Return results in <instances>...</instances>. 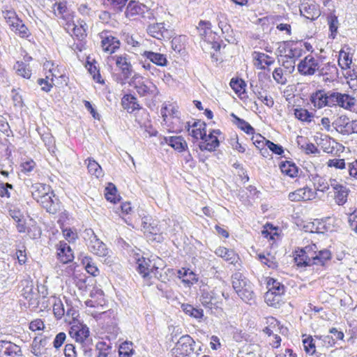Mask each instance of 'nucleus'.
I'll list each match as a JSON object with an SVG mask.
<instances>
[{"label":"nucleus","mask_w":357,"mask_h":357,"mask_svg":"<svg viewBox=\"0 0 357 357\" xmlns=\"http://www.w3.org/2000/svg\"><path fill=\"white\" fill-rule=\"evenodd\" d=\"M116 188L112 183H109L108 186L105 188V198L111 202H116Z\"/></svg>","instance_id":"nucleus-55"},{"label":"nucleus","mask_w":357,"mask_h":357,"mask_svg":"<svg viewBox=\"0 0 357 357\" xmlns=\"http://www.w3.org/2000/svg\"><path fill=\"white\" fill-rule=\"evenodd\" d=\"M289 199L292 202H300L308 200L309 196L305 195L304 188H299L294 192H291L288 195Z\"/></svg>","instance_id":"nucleus-43"},{"label":"nucleus","mask_w":357,"mask_h":357,"mask_svg":"<svg viewBox=\"0 0 357 357\" xmlns=\"http://www.w3.org/2000/svg\"><path fill=\"white\" fill-rule=\"evenodd\" d=\"M22 351L20 347L10 342L0 341V357H20Z\"/></svg>","instance_id":"nucleus-11"},{"label":"nucleus","mask_w":357,"mask_h":357,"mask_svg":"<svg viewBox=\"0 0 357 357\" xmlns=\"http://www.w3.org/2000/svg\"><path fill=\"white\" fill-rule=\"evenodd\" d=\"M352 63V57L349 53L341 50L339 53L338 65L342 69L349 68Z\"/></svg>","instance_id":"nucleus-37"},{"label":"nucleus","mask_w":357,"mask_h":357,"mask_svg":"<svg viewBox=\"0 0 357 357\" xmlns=\"http://www.w3.org/2000/svg\"><path fill=\"white\" fill-rule=\"evenodd\" d=\"M253 59L256 61L255 65L257 66V68H259L261 70L265 69V66H263V63L269 66L273 64V63L275 62V60L273 57L264 53L259 52H255L253 53Z\"/></svg>","instance_id":"nucleus-25"},{"label":"nucleus","mask_w":357,"mask_h":357,"mask_svg":"<svg viewBox=\"0 0 357 357\" xmlns=\"http://www.w3.org/2000/svg\"><path fill=\"white\" fill-rule=\"evenodd\" d=\"M238 296L245 303H248L252 301L255 298V294L252 290V284L247 285L244 289H241L236 292Z\"/></svg>","instance_id":"nucleus-36"},{"label":"nucleus","mask_w":357,"mask_h":357,"mask_svg":"<svg viewBox=\"0 0 357 357\" xmlns=\"http://www.w3.org/2000/svg\"><path fill=\"white\" fill-rule=\"evenodd\" d=\"M232 280V287L236 292H238L241 289H244L247 287V285L250 284L251 283L248 280H247L241 273L236 272L231 276Z\"/></svg>","instance_id":"nucleus-28"},{"label":"nucleus","mask_w":357,"mask_h":357,"mask_svg":"<svg viewBox=\"0 0 357 357\" xmlns=\"http://www.w3.org/2000/svg\"><path fill=\"white\" fill-rule=\"evenodd\" d=\"M82 264L88 273L93 276H96L99 273V270L91 258L84 257L82 259Z\"/></svg>","instance_id":"nucleus-42"},{"label":"nucleus","mask_w":357,"mask_h":357,"mask_svg":"<svg viewBox=\"0 0 357 357\" xmlns=\"http://www.w3.org/2000/svg\"><path fill=\"white\" fill-rule=\"evenodd\" d=\"M137 264V270L139 273L145 280L149 279L151 278V273H152L153 272V269L155 268V265H151V261L145 258L139 259Z\"/></svg>","instance_id":"nucleus-18"},{"label":"nucleus","mask_w":357,"mask_h":357,"mask_svg":"<svg viewBox=\"0 0 357 357\" xmlns=\"http://www.w3.org/2000/svg\"><path fill=\"white\" fill-rule=\"evenodd\" d=\"M190 124L188 123V131L189 132V135H190L192 137H194L196 139H204L205 137H206V130L203 128H192L190 130Z\"/></svg>","instance_id":"nucleus-53"},{"label":"nucleus","mask_w":357,"mask_h":357,"mask_svg":"<svg viewBox=\"0 0 357 357\" xmlns=\"http://www.w3.org/2000/svg\"><path fill=\"white\" fill-rule=\"evenodd\" d=\"M3 17L8 24L13 28L15 24L20 22V19L13 10H6L3 12Z\"/></svg>","instance_id":"nucleus-48"},{"label":"nucleus","mask_w":357,"mask_h":357,"mask_svg":"<svg viewBox=\"0 0 357 357\" xmlns=\"http://www.w3.org/2000/svg\"><path fill=\"white\" fill-rule=\"evenodd\" d=\"M149 10L146 6L139 1H131L127 6L126 15L128 18H135L136 16L145 17V13Z\"/></svg>","instance_id":"nucleus-12"},{"label":"nucleus","mask_w":357,"mask_h":357,"mask_svg":"<svg viewBox=\"0 0 357 357\" xmlns=\"http://www.w3.org/2000/svg\"><path fill=\"white\" fill-rule=\"evenodd\" d=\"M194 340L190 335H183L176 342L175 348L174 349H176V351L179 352L181 354H187L189 349H192L191 346Z\"/></svg>","instance_id":"nucleus-22"},{"label":"nucleus","mask_w":357,"mask_h":357,"mask_svg":"<svg viewBox=\"0 0 357 357\" xmlns=\"http://www.w3.org/2000/svg\"><path fill=\"white\" fill-rule=\"evenodd\" d=\"M164 139L165 143L179 152L185 151L188 147L185 140L181 136L165 137Z\"/></svg>","instance_id":"nucleus-26"},{"label":"nucleus","mask_w":357,"mask_h":357,"mask_svg":"<svg viewBox=\"0 0 357 357\" xmlns=\"http://www.w3.org/2000/svg\"><path fill=\"white\" fill-rule=\"evenodd\" d=\"M178 276L183 282L188 284H193L198 281L197 275L190 269L182 268L178 270Z\"/></svg>","instance_id":"nucleus-30"},{"label":"nucleus","mask_w":357,"mask_h":357,"mask_svg":"<svg viewBox=\"0 0 357 357\" xmlns=\"http://www.w3.org/2000/svg\"><path fill=\"white\" fill-rule=\"evenodd\" d=\"M147 33L151 36L158 40L168 39L171 37L172 31L165 27L164 23H154L147 27Z\"/></svg>","instance_id":"nucleus-10"},{"label":"nucleus","mask_w":357,"mask_h":357,"mask_svg":"<svg viewBox=\"0 0 357 357\" xmlns=\"http://www.w3.org/2000/svg\"><path fill=\"white\" fill-rule=\"evenodd\" d=\"M47 342L48 337H36L31 344V352L36 356H41L44 353Z\"/></svg>","instance_id":"nucleus-24"},{"label":"nucleus","mask_w":357,"mask_h":357,"mask_svg":"<svg viewBox=\"0 0 357 357\" xmlns=\"http://www.w3.org/2000/svg\"><path fill=\"white\" fill-rule=\"evenodd\" d=\"M317 249L315 244H312L301 249L294 257L298 266H307L314 264V250Z\"/></svg>","instance_id":"nucleus-2"},{"label":"nucleus","mask_w":357,"mask_h":357,"mask_svg":"<svg viewBox=\"0 0 357 357\" xmlns=\"http://www.w3.org/2000/svg\"><path fill=\"white\" fill-rule=\"evenodd\" d=\"M20 287L22 288L21 295L26 300L31 301L34 296L33 281L29 278L22 280L20 282Z\"/></svg>","instance_id":"nucleus-27"},{"label":"nucleus","mask_w":357,"mask_h":357,"mask_svg":"<svg viewBox=\"0 0 357 357\" xmlns=\"http://www.w3.org/2000/svg\"><path fill=\"white\" fill-rule=\"evenodd\" d=\"M181 308L186 314L198 320H200L204 316V311L202 309L195 308L191 305L183 304L181 305Z\"/></svg>","instance_id":"nucleus-34"},{"label":"nucleus","mask_w":357,"mask_h":357,"mask_svg":"<svg viewBox=\"0 0 357 357\" xmlns=\"http://www.w3.org/2000/svg\"><path fill=\"white\" fill-rule=\"evenodd\" d=\"M100 37L101 38V47L103 52L111 54L119 49L120 40L109 32H102L100 34Z\"/></svg>","instance_id":"nucleus-6"},{"label":"nucleus","mask_w":357,"mask_h":357,"mask_svg":"<svg viewBox=\"0 0 357 357\" xmlns=\"http://www.w3.org/2000/svg\"><path fill=\"white\" fill-rule=\"evenodd\" d=\"M137 93L142 97L154 98L159 91L157 86L149 81H137L134 83Z\"/></svg>","instance_id":"nucleus-7"},{"label":"nucleus","mask_w":357,"mask_h":357,"mask_svg":"<svg viewBox=\"0 0 357 357\" xmlns=\"http://www.w3.org/2000/svg\"><path fill=\"white\" fill-rule=\"evenodd\" d=\"M220 145L219 140L217 136L213 135V133L206 135V137L202 139V142L199 144V147L202 151H208L210 152L214 151Z\"/></svg>","instance_id":"nucleus-20"},{"label":"nucleus","mask_w":357,"mask_h":357,"mask_svg":"<svg viewBox=\"0 0 357 357\" xmlns=\"http://www.w3.org/2000/svg\"><path fill=\"white\" fill-rule=\"evenodd\" d=\"M273 77L274 80L280 84H284L287 79L283 75V70L281 68H277L273 72Z\"/></svg>","instance_id":"nucleus-59"},{"label":"nucleus","mask_w":357,"mask_h":357,"mask_svg":"<svg viewBox=\"0 0 357 357\" xmlns=\"http://www.w3.org/2000/svg\"><path fill=\"white\" fill-rule=\"evenodd\" d=\"M18 75L29 79L31 76V70L23 62H17L15 66Z\"/></svg>","instance_id":"nucleus-50"},{"label":"nucleus","mask_w":357,"mask_h":357,"mask_svg":"<svg viewBox=\"0 0 357 357\" xmlns=\"http://www.w3.org/2000/svg\"><path fill=\"white\" fill-rule=\"evenodd\" d=\"M12 30L18 33L22 38L28 37L29 33L27 27L22 23V20H20V22L15 24Z\"/></svg>","instance_id":"nucleus-56"},{"label":"nucleus","mask_w":357,"mask_h":357,"mask_svg":"<svg viewBox=\"0 0 357 357\" xmlns=\"http://www.w3.org/2000/svg\"><path fill=\"white\" fill-rule=\"evenodd\" d=\"M330 100L331 107L339 105L345 109H350L354 105V98L345 93L332 92V98Z\"/></svg>","instance_id":"nucleus-13"},{"label":"nucleus","mask_w":357,"mask_h":357,"mask_svg":"<svg viewBox=\"0 0 357 357\" xmlns=\"http://www.w3.org/2000/svg\"><path fill=\"white\" fill-rule=\"evenodd\" d=\"M89 248L91 252L99 257H105L108 254V249L105 244L100 241L95 235L90 239Z\"/></svg>","instance_id":"nucleus-17"},{"label":"nucleus","mask_w":357,"mask_h":357,"mask_svg":"<svg viewBox=\"0 0 357 357\" xmlns=\"http://www.w3.org/2000/svg\"><path fill=\"white\" fill-rule=\"evenodd\" d=\"M304 350L308 354L312 355L316 351L315 344L312 337L309 336L303 340Z\"/></svg>","instance_id":"nucleus-52"},{"label":"nucleus","mask_w":357,"mask_h":357,"mask_svg":"<svg viewBox=\"0 0 357 357\" xmlns=\"http://www.w3.org/2000/svg\"><path fill=\"white\" fill-rule=\"evenodd\" d=\"M53 312L56 319H61L65 313L63 304L60 299H55L53 305Z\"/></svg>","instance_id":"nucleus-54"},{"label":"nucleus","mask_w":357,"mask_h":357,"mask_svg":"<svg viewBox=\"0 0 357 357\" xmlns=\"http://www.w3.org/2000/svg\"><path fill=\"white\" fill-rule=\"evenodd\" d=\"M216 255L223 258L225 261L231 264H235L239 260L238 255L232 250L227 249L224 247H219L215 251Z\"/></svg>","instance_id":"nucleus-21"},{"label":"nucleus","mask_w":357,"mask_h":357,"mask_svg":"<svg viewBox=\"0 0 357 357\" xmlns=\"http://www.w3.org/2000/svg\"><path fill=\"white\" fill-rule=\"evenodd\" d=\"M294 115L298 120L306 122H310L313 116L310 112L303 108L295 109Z\"/></svg>","instance_id":"nucleus-46"},{"label":"nucleus","mask_w":357,"mask_h":357,"mask_svg":"<svg viewBox=\"0 0 357 357\" xmlns=\"http://www.w3.org/2000/svg\"><path fill=\"white\" fill-rule=\"evenodd\" d=\"M299 10L302 16L310 20L317 19L321 15L319 6L314 2H302L299 6Z\"/></svg>","instance_id":"nucleus-9"},{"label":"nucleus","mask_w":357,"mask_h":357,"mask_svg":"<svg viewBox=\"0 0 357 357\" xmlns=\"http://www.w3.org/2000/svg\"><path fill=\"white\" fill-rule=\"evenodd\" d=\"M331 98H332L331 91L317 90L311 94L310 100L315 108L321 109L326 106L331 107Z\"/></svg>","instance_id":"nucleus-5"},{"label":"nucleus","mask_w":357,"mask_h":357,"mask_svg":"<svg viewBox=\"0 0 357 357\" xmlns=\"http://www.w3.org/2000/svg\"><path fill=\"white\" fill-rule=\"evenodd\" d=\"M298 71L305 76L313 75L319 70V63L312 55L306 56L297 66Z\"/></svg>","instance_id":"nucleus-4"},{"label":"nucleus","mask_w":357,"mask_h":357,"mask_svg":"<svg viewBox=\"0 0 357 357\" xmlns=\"http://www.w3.org/2000/svg\"><path fill=\"white\" fill-rule=\"evenodd\" d=\"M326 165L329 167H334L337 169H343L346 168V163L344 159L334 158L328 160Z\"/></svg>","instance_id":"nucleus-57"},{"label":"nucleus","mask_w":357,"mask_h":357,"mask_svg":"<svg viewBox=\"0 0 357 357\" xmlns=\"http://www.w3.org/2000/svg\"><path fill=\"white\" fill-rule=\"evenodd\" d=\"M31 192L34 199L39 201L51 192L50 185L43 183H35L31 187Z\"/></svg>","instance_id":"nucleus-23"},{"label":"nucleus","mask_w":357,"mask_h":357,"mask_svg":"<svg viewBox=\"0 0 357 357\" xmlns=\"http://www.w3.org/2000/svg\"><path fill=\"white\" fill-rule=\"evenodd\" d=\"M348 222L351 229L357 234V211L349 215Z\"/></svg>","instance_id":"nucleus-64"},{"label":"nucleus","mask_w":357,"mask_h":357,"mask_svg":"<svg viewBox=\"0 0 357 357\" xmlns=\"http://www.w3.org/2000/svg\"><path fill=\"white\" fill-rule=\"evenodd\" d=\"M89 329L86 326H81V327L75 332V339L77 342H83L89 336Z\"/></svg>","instance_id":"nucleus-51"},{"label":"nucleus","mask_w":357,"mask_h":357,"mask_svg":"<svg viewBox=\"0 0 357 357\" xmlns=\"http://www.w3.org/2000/svg\"><path fill=\"white\" fill-rule=\"evenodd\" d=\"M281 172L289 177L294 178L297 176L298 168L296 165L290 161H284L280 165Z\"/></svg>","instance_id":"nucleus-32"},{"label":"nucleus","mask_w":357,"mask_h":357,"mask_svg":"<svg viewBox=\"0 0 357 357\" xmlns=\"http://www.w3.org/2000/svg\"><path fill=\"white\" fill-rule=\"evenodd\" d=\"M232 116H234L236 119V124L240 129L248 135H252L255 132V129L250 126L249 123L242 119L238 118L234 114H232Z\"/></svg>","instance_id":"nucleus-44"},{"label":"nucleus","mask_w":357,"mask_h":357,"mask_svg":"<svg viewBox=\"0 0 357 357\" xmlns=\"http://www.w3.org/2000/svg\"><path fill=\"white\" fill-rule=\"evenodd\" d=\"M230 86L236 93H241L245 91L246 84L242 79H232L230 82Z\"/></svg>","instance_id":"nucleus-58"},{"label":"nucleus","mask_w":357,"mask_h":357,"mask_svg":"<svg viewBox=\"0 0 357 357\" xmlns=\"http://www.w3.org/2000/svg\"><path fill=\"white\" fill-rule=\"evenodd\" d=\"M87 169L91 174L94 175L97 178L101 177L103 175L100 165L93 159H88Z\"/></svg>","instance_id":"nucleus-38"},{"label":"nucleus","mask_w":357,"mask_h":357,"mask_svg":"<svg viewBox=\"0 0 357 357\" xmlns=\"http://www.w3.org/2000/svg\"><path fill=\"white\" fill-rule=\"evenodd\" d=\"M348 121L349 118L346 116H341L333 123V125L338 132L344 135V129H346Z\"/></svg>","instance_id":"nucleus-49"},{"label":"nucleus","mask_w":357,"mask_h":357,"mask_svg":"<svg viewBox=\"0 0 357 357\" xmlns=\"http://www.w3.org/2000/svg\"><path fill=\"white\" fill-rule=\"evenodd\" d=\"M112 59L115 60L116 67L124 77H130L132 76L133 72L132 66L126 54L116 55L112 57Z\"/></svg>","instance_id":"nucleus-14"},{"label":"nucleus","mask_w":357,"mask_h":357,"mask_svg":"<svg viewBox=\"0 0 357 357\" xmlns=\"http://www.w3.org/2000/svg\"><path fill=\"white\" fill-rule=\"evenodd\" d=\"M134 354L132 343L129 342H124L119 349V357H131Z\"/></svg>","instance_id":"nucleus-41"},{"label":"nucleus","mask_w":357,"mask_h":357,"mask_svg":"<svg viewBox=\"0 0 357 357\" xmlns=\"http://www.w3.org/2000/svg\"><path fill=\"white\" fill-rule=\"evenodd\" d=\"M63 234L64 238L70 243L75 241L77 238V234L70 228L63 229Z\"/></svg>","instance_id":"nucleus-63"},{"label":"nucleus","mask_w":357,"mask_h":357,"mask_svg":"<svg viewBox=\"0 0 357 357\" xmlns=\"http://www.w3.org/2000/svg\"><path fill=\"white\" fill-rule=\"evenodd\" d=\"M66 340V334L63 332L59 333L53 341V347L56 349H59Z\"/></svg>","instance_id":"nucleus-60"},{"label":"nucleus","mask_w":357,"mask_h":357,"mask_svg":"<svg viewBox=\"0 0 357 357\" xmlns=\"http://www.w3.org/2000/svg\"><path fill=\"white\" fill-rule=\"evenodd\" d=\"M54 7H56V10H54V15L60 16L62 19L66 20V24L70 26L73 17L70 15L66 14L67 7L66 3L63 2L56 3Z\"/></svg>","instance_id":"nucleus-33"},{"label":"nucleus","mask_w":357,"mask_h":357,"mask_svg":"<svg viewBox=\"0 0 357 357\" xmlns=\"http://www.w3.org/2000/svg\"><path fill=\"white\" fill-rule=\"evenodd\" d=\"M313 183L317 190L325 192L329 189V184L325 178L319 176L313 177Z\"/></svg>","instance_id":"nucleus-45"},{"label":"nucleus","mask_w":357,"mask_h":357,"mask_svg":"<svg viewBox=\"0 0 357 357\" xmlns=\"http://www.w3.org/2000/svg\"><path fill=\"white\" fill-rule=\"evenodd\" d=\"M267 288L268 292L278 294V296H282L285 292V287L279 281L269 278L267 280Z\"/></svg>","instance_id":"nucleus-29"},{"label":"nucleus","mask_w":357,"mask_h":357,"mask_svg":"<svg viewBox=\"0 0 357 357\" xmlns=\"http://www.w3.org/2000/svg\"><path fill=\"white\" fill-rule=\"evenodd\" d=\"M57 257L63 264H67L73 260V250L67 243L64 241L59 243L57 245Z\"/></svg>","instance_id":"nucleus-16"},{"label":"nucleus","mask_w":357,"mask_h":357,"mask_svg":"<svg viewBox=\"0 0 357 357\" xmlns=\"http://www.w3.org/2000/svg\"><path fill=\"white\" fill-rule=\"evenodd\" d=\"M47 212L56 214L61 209L60 202L52 191L38 202Z\"/></svg>","instance_id":"nucleus-8"},{"label":"nucleus","mask_w":357,"mask_h":357,"mask_svg":"<svg viewBox=\"0 0 357 357\" xmlns=\"http://www.w3.org/2000/svg\"><path fill=\"white\" fill-rule=\"evenodd\" d=\"M331 186L334 190L335 202L338 205L345 204L349 195L347 188L339 184L335 180H331Z\"/></svg>","instance_id":"nucleus-15"},{"label":"nucleus","mask_w":357,"mask_h":357,"mask_svg":"<svg viewBox=\"0 0 357 357\" xmlns=\"http://www.w3.org/2000/svg\"><path fill=\"white\" fill-rule=\"evenodd\" d=\"M266 146L275 154L277 155H281L283 152V148L282 146L279 144H276L273 143V142H271L269 140H266L265 142Z\"/></svg>","instance_id":"nucleus-61"},{"label":"nucleus","mask_w":357,"mask_h":357,"mask_svg":"<svg viewBox=\"0 0 357 357\" xmlns=\"http://www.w3.org/2000/svg\"><path fill=\"white\" fill-rule=\"evenodd\" d=\"M265 302L269 305L275 308L279 307L282 303L281 296L267 291L264 295Z\"/></svg>","instance_id":"nucleus-35"},{"label":"nucleus","mask_w":357,"mask_h":357,"mask_svg":"<svg viewBox=\"0 0 357 357\" xmlns=\"http://www.w3.org/2000/svg\"><path fill=\"white\" fill-rule=\"evenodd\" d=\"M352 133H357V120L350 121L349 119L346 129H344V135H350Z\"/></svg>","instance_id":"nucleus-62"},{"label":"nucleus","mask_w":357,"mask_h":357,"mask_svg":"<svg viewBox=\"0 0 357 357\" xmlns=\"http://www.w3.org/2000/svg\"><path fill=\"white\" fill-rule=\"evenodd\" d=\"M331 258V253L328 250H322L317 252L316 250H314V264L324 266L326 261L330 260Z\"/></svg>","instance_id":"nucleus-31"},{"label":"nucleus","mask_w":357,"mask_h":357,"mask_svg":"<svg viewBox=\"0 0 357 357\" xmlns=\"http://www.w3.org/2000/svg\"><path fill=\"white\" fill-rule=\"evenodd\" d=\"M172 47L176 52L180 53L185 47V36H179L174 37L172 40Z\"/></svg>","instance_id":"nucleus-47"},{"label":"nucleus","mask_w":357,"mask_h":357,"mask_svg":"<svg viewBox=\"0 0 357 357\" xmlns=\"http://www.w3.org/2000/svg\"><path fill=\"white\" fill-rule=\"evenodd\" d=\"M254 93L264 104L268 107H272L274 105V101L271 96H268L264 91H259L258 89H253Z\"/></svg>","instance_id":"nucleus-40"},{"label":"nucleus","mask_w":357,"mask_h":357,"mask_svg":"<svg viewBox=\"0 0 357 357\" xmlns=\"http://www.w3.org/2000/svg\"><path fill=\"white\" fill-rule=\"evenodd\" d=\"M199 35L204 41L212 45V48L218 51L220 49V45L215 41V33L211 31V24L208 21H200L197 27Z\"/></svg>","instance_id":"nucleus-3"},{"label":"nucleus","mask_w":357,"mask_h":357,"mask_svg":"<svg viewBox=\"0 0 357 357\" xmlns=\"http://www.w3.org/2000/svg\"><path fill=\"white\" fill-rule=\"evenodd\" d=\"M142 56L159 66L165 67L168 64L167 56L161 53L154 52L153 51H144L142 54Z\"/></svg>","instance_id":"nucleus-19"},{"label":"nucleus","mask_w":357,"mask_h":357,"mask_svg":"<svg viewBox=\"0 0 357 357\" xmlns=\"http://www.w3.org/2000/svg\"><path fill=\"white\" fill-rule=\"evenodd\" d=\"M96 347L98 352L97 357H108L112 348L111 344L105 342H98Z\"/></svg>","instance_id":"nucleus-39"},{"label":"nucleus","mask_w":357,"mask_h":357,"mask_svg":"<svg viewBox=\"0 0 357 357\" xmlns=\"http://www.w3.org/2000/svg\"><path fill=\"white\" fill-rule=\"evenodd\" d=\"M200 301L205 307L218 308L222 303V297L228 298V295H225L222 291H218L217 288L209 290L208 287L204 286L200 289Z\"/></svg>","instance_id":"nucleus-1"}]
</instances>
